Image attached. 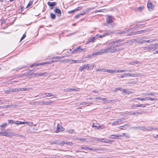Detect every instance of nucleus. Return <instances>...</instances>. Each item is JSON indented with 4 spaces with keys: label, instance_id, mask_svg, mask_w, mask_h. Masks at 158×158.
Listing matches in <instances>:
<instances>
[{
    "label": "nucleus",
    "instance_id": "f3484780",
    "mask_svg": "<svg viewBox=\"0 0 158 158\" xmlns=\"http://www.w3.org/2000/svg\"><path fill=\"white\" fill-rule=\"evenodd\" d=\"M130 30V29L127 30H124L122 31H120L119 32H117V33L118 34H123L127 33L129 32V31Z\"/></svg>",
    "mask_w": 158,
    "mask_h": 158
},
{
    "label": "nucleus",
    "instance_id": "0eeeda50",
    "mask_svg": "<svg viewBox=\"0 0 158 158\" xmlns=\"http://www.w3.org/2000/svg\"><path fill=\"white\" fill-rule=\"evenodd\" d=\"M64 128L62 126L60 125L58 123L57 125V129L56 131V133H58L60 131H64Z\"/></svg>",
    "mask_w": 158,
    "mask_h": 158
},
{
    "label": "nucleus",
    "instance_id": "412c9836",
    "mask_svg": "<svg viewBox=\"0 0 158 158\" xmlns=\"http://www.w3.org/2000/svg\"><path fill=\"white\" fill-rule=\"evenodd\" d=\"M128 114L129 115H132L133 114H135V115H138L139 114H142V113L141 112H129L128 113Z\"/></svg>",
    "mask_w": 158,
    "mask_h": 158
},
{
    "label": "nucleus",
    "instance_id": "473e14b6",
    "mask_svg": "<svg viewBox=\"0 0 158 158\" xmlns=\"http://www.w3.org/2000/svg\"><path fill=\"white\" fill-rule=\"evenodd\" d=\"M41 73H35L32 74V75L34 76V77H38L41 76Z\"/></svg>",
    "mask_w": 158,
    "mask_h": 158
},
{
    "label": "nucleus",
    "instance_id": "3c124183",
    "mask_svg": "<svg viewBox=\"0 0 158 158\" xmlns=\"http://www.w3.org/2000/svg\"><path fill=\"white\" fill-rule=\"evenodd\" d=\"M105 10V9H101V10H98L95 11V12H104V10Z\"/></svg>",
    "mask_w": 158,
    "mask_h": 158
},
{
    "label": "nucleus",
    "instance_id": "9d476101",
    "mask_svg": "<svg viewBox=\"0 0 158 158\" xmlns=\"http://www.w3.org/2000/svg\"><path fill=\"white\" fill-rule=\"evenodd\" d=\"M130 125L129 124H126L123 126H120L118 128L121 130H125L127 129L128 127H130Z\"/></svg>",
    "mask_w": 158,
    "mask_h": 158
},
{
    "label": "nucleus",
    "instance_id": "13d9d810",
    "mask_svg": "<svg viewBox=\"0 0 158 158\" xmlns=\"http://www.w3.org/2000/svg\"><path fill=\"white\" fill-rule=\"evenodd\" d=\"M154 40H145V43H149L153 42Z\"/></svg>",
    "mask_w": 158,
    "mask_h": 158
},
{
    "label": "nucleus",
    "instance_id": "8fccbe9b",
    "mask_svg": "<svg viewBox=\"0 0 158 158\" xmlns=\"http://www.w3.org/2000/svg\"><path fill=\"white\" fill-rule=\"evenodd\" d=\"M46 94L47 97L52 96L54 95L50 93H47Z\"/></svg>",
    "mask_w": 158,
    "mask_h": 158
},
{
    "label": "nucleus",
    "instance_id": "37998d69",
    "mask_svg": "<svg viewBox=\"0 0 158 158\" xmlns=\"http://www.w3.org/2000/svg\"><path fill=\"white\" fill-rule=\"evenodd\" d=\"M144 6H140L139 7H138L137 8L138 10H139V11H142L143 9H144Z\"/></svg>",
    "mask_w": 158,
    "mask_h": 158
},
{
    "label": "nucleus",
    "instance_id": "09e8293b",
    "mask_svg": "<svg viewBox=\"0 0 158 158\" xmlns=\"http://www.w3.org/2000/svg\"><path fill=\"white\" fill-rule=\"evenodd\" d=\"M127 84H136V82L135 81L128 82Z\"/></svg>",
    "mask_w": 158,
    "mask_h": 158
},
{
    "label": "nucleus",
    "instance_id": "e433bc0d",
    "mask_svg": "<svg viewBox=\"0 0 158 158\" xmlns=\"http://www.w3.org/2000/svg\"><path fill=\"white\" fill-rule=\"evenodd\" d=\"M68 91L71 92H72L73 91H78V89L75 88H71L68 89Z\"/></svg>",
    "mask_w": 158,
    "mask_h": 158
},
{
    "label": "nucleus",
    "instance_id": "c85d7f7f",
    "mask_svg": "<svg viewBox=\"0 0 158 158\" xmlns=\"http://www.w3.org/2000/svg\"><path fill=\"white\" fill-rule=\"evenodd\" d=\"M47 97L46 93H44L40 95V98H45Z\"/></svg>",
    "mask_w": 158,
    "mask_h": 158
},
{
    "label": "nucleus",
    "instance_id": "4be33fe9",
    "mask_svg": "<svg viewBox=\"0 0 158 158\" xmlns=\"http://www.w3.org/2000/svg\"><path fill=\"white\" fill-rule=\"evenodd\" d=\"M27 68V66H23L21 68H17L16 69H13L11 71V72H13V71L15 70L16 71V72H17L19 70H20L23 68Z\"/></svg>",
    "mask_w": 158,
    "mask_h": 158
},
{
    "label": "nucleus",
    "instance_id": "f8f14e48",
    "mask_svg": "<svg viewBox=\"0 0 158 158\" xmlns=\"http://www.w3.org/2000/svg\"><path fill=\"white\" fill-rule=\"evenodd\" d=\"M0 135L6 136L10 138H11L10 135V132H0Z\"/></svg>",
    "mask_w": 158,
    "mask_h": 158
},
{
    "label": "nucleus",
    "instance_id": "ddd939ff",
    "mask_svg": "<svg viewBox=\"0 0 158 158\" xmlns=\"http://www.w3.org/2000/svg\"><path fill=\"white\" fill-rule=\"evenodd\" d=\"M54 11L57 14L58 16H61V12L60 9L56 8L54 10Z\"/></svg>",
    "mask_w": 158,
    "mask_h": 158
},
{
    "label": "nucleus",
    "instance_id": "f257e3e1",
    "mask_svg": "<svg viewBox=\"0 0 158 158\" xmlns=\"http://www.w3.org/2000/svg\"><path fill=\"white\" fill-rule=\"evenodd\" d=\"M123 41V40L119 39L109 43L107 47L100 50L101 53L102 54L108 52L113 53L124 49V48H116L117 47H120L123 44L120 43Z\"/></svg>",
    "mask_w": 158,
    "mask_h": 158
},
{
    "label": "nucleus",
    "instance_id": "a18cd8bd",
    "mask_svg": "<svg viewBox=\"0 0 158 158\" xmlns=\"http://www.w3.org/2000/svg\"><path fill=\"white\" fill-rule=\"evenodd\" d=\"M12 106H13L12 104L9 105H5V106H4V108H11Z\"/></svg>",
    "mask_w": 158,
    "mask_h": 158
},
{
    "label": "nucleus",
    "instance_id": "6e6d98bb",
    "mask_svg": "<svg viewBox=\"0 0 158 158\" xmlns=\"http://www.w3.org/2000/svg\"><path fill=\"white\" fill-rule=\"evenodd\" d=\"M101 142H104V143H106V142H107V139H101Z\"/></svg>",
    "mask_w": 158,
    "mask_h": 158
},
{
    "label": "nucleus",
    "instance_id": "4c0bfd02",
    "mask_svg": "<svg viewBox=\"0 0 158 158\" xmlns=\"http://www.w3.org/2000/svg\"><path fill=\"white\" fill-rule=\"evenodd\" d=\"M10 135L11 136V137H12V136H14L16 137H18L19 136V134H16L15 133L13 132H10Z\"/></svg>",
    "mask_w": 158,
    "mask_h": 158
},
{
    "label": "nucleus",
    "instance_id": "49530a36",
    "mask_svg": "<svg viewBox=\"0 0 158 158\" xmlns=\"http://www.w3.org/2000/svg\"><path fill=\"white\" fill-rule=\"evenodd\" d=\"M27 125L31 126H33V123L32 122H27Z\"/></svg>",
    "mask_w": 158,
    "mask_h": 158
},
{
    "label": "nucleus",
    "instance_id": "ea45409f",
    "mask_svg": "<svg viewBox=\"0 0 158 158\" xmlns=\"http://www.w3.org/2000/svg\"><path fill=\"white\" fill-rule=\"evenodd\" d=\"M140 130H142L143 131H145L146 130V127L145 126L140 127Z\"/></svg>",
    "mask_w": 158,
    "mask_h": 158
},
{
    "label": "nucleus",
    "instance_id": "2f4dec72",
    "mask_svg": "<svg viewBox=\"0 0 158 158\" xmlns=\"http://www.w3.org/2000/svg\"><path fill=\"white\" fill-rule=\"evenodd\" d=\"M96 40V37H93L88 41V43H89L91 42H94Z\"/></svg>",
    "mask_w": 158,
    "mask_h": 158
},
{
    "label": "nucleus",
    "instance_id": "603ef678",
    "mask_svg": "<svg viewBox=\"0 0 158 158\" xmlns=\"http://www.w3.org/2000/svg\"><path fill=\"white\" fill-rule=\"evenodd\" d=\"M88 147H86V146H84V147H81V148L82 149H84L85 150H86L88 149Z\"/></svg>",
    "mask_w": 158,
    "mask_h": 158
},
{
    "label": "nucleus",
    "instance_id": "5fc2aeb1",
    "mask_svg": "<svg viewBox=\"0 0 158 158\" xmlns=\"http://www.w3.org/2000/svg\"><path fill=\"white\" fill-rule=\"evenodd\" d=\"M8 121L9 124H12L13 123H15V122L12 120H8Z\"/></svg>",
    "mask_w": 158,
    "mask_h": 158
},
{
    "label": "nucleus",
    "instance_id": "c756f323",
    "mask_svg": "<svg viewBox=\"0 0 158 158\" xmlns=\"http://www.w3.org/2000/svg\"><path fill=\"white\" fill-rule=\"evenodd\" d=\"M84 69H86L87 70H89V66L88 64H85L83 66Z\"/></svg>",
    "mask_w": 158,
    "mask_h": 158
},
{
    "label": "nucleus",
    "instance_id": "423d86ee",
    "mask_svg": "<svg viewBox=\"0 0 158 158\" xmlns=\"http://www.w3.org/2000/svg\"><path fill=\"white\" fill-rule=\"evenodd\" d=\"M147 6L149 11H152L153 10L154 6L149 1H148Z\"/></svg>",
    "mask_w": 158,
    "mask_h": 158
},
{
    "label": "nucleus",
    "instance_id": "cd10ccee",
    "mask_svg": "<svg viewBox=\"0 0 158 158\" xmlns=\"http://www.w3.org/2000/svg\"><path fill=\"white\" fill-rule=\"evenodd\" d=\"M106 69H100L96 70V71H99L101 72H106Z\"/></svg>",
    "mask_w": 158,
    "mask_h": 158
},
{
    "label": "nucleus",
    "instance_id": "338daca9",
    "mask_svg": "<svg viewBox=\"0 0 158 158\" xmlns=\"http://www.w3.org/2000/svg\"><path fill=\"white\" fill-rule=\"evenodd\" d=\"M32 2L30 1L29 3L27 5V7H29L31 6V5H32Z\"/></svg>",
    "mask_w": 158,
    "mask_h": 158
},
{
    "label": "nucleus",
    "instance_id": "5701e85b",
    "mask_svg": "<svg viewBox=\"0 0 158 158\" xmlns=\"http://www.w3.org/2000/svg\"><path fill=\"white\" fill-rule=\"evenodd\" d=\"M106 72L111 74H113L116 72V70H110L106 69Z\"/></svg>",
    "mask_w": 158,
    "mask_h": 158
},
{
    "label": "nucleus",
    "instance_id": "b1692460",
    "mask_svg": "<svg viewBox=\"0 0 158 158\" xmlns=\"http://www.w3.org/2000/svg\"><path fill=\"white\" fill-rule=\"evenodd\" d=\"M110 137L113 139H119V136L115 135H112L110 136Z\"/></svg>",
    "mask_w": 158,
    "mask_h": 158
},
{
    "label": "nucleus",
    "instance_id": "4d7b16f0",
    "mask_svg": "<svg viewBox=\"0 0 158 158\" xmlns=\"http://www.w3.org/2000/svg\"><path fill=\"white\" fill-rule=\"evenodd\" d=\"M137 107H138V105H133V106H131V108L132 109H133Z\"/></svg>",
    "mask_w": 158,
    "mask_h": 158
},
{
    "label": "nucleus",
    "instance_id": "2eb2a0df",
    "mask_svg": "<svg viewBox=\"0 0 158 158\" xmlns=\"http://www.w3.org/2000/svg\"><path fill=\"white\" fill-rule=\"evenodd\" d=\"M93 127H95L97 129H102L105 128L104 126L102 125V126H99L98 125V124H95L94 123L92 126Z\"/></svg>",
    "mask_w": 158,
    "mask_h": 158
},
{
    "label": "nucleus",
    "instance_id": "aec40b11",
    "mask_svg": "<svg viewBox=\"0 0 158 158\" xmlns=\"http://www.w3.org/2000/svg\"><path fill=\"white\" fill-rule=\"evenodd\" d=\"M151 46H152L151 45ZM155 47L152 46H151V47H145V48L146 49L148 50L149 51H154L155 49Z\"/></svg>",
    "mask_w": 158,
    "mask_h": 158
},
{
    "label": "nucleus",
    "instance_id": "c9c22d12",
    "mask_svg": "<svg viewBox=\"0 0 158 158\" xmlns=\"http://www.w3.org/2000/svg\"><path fill=\"white\" fill-rule=\"evenodd\" d=\"M50 17L52 19H54L56 18V15L55 14L51 13L50 14Z\"/></svg>",
    "mask_w": 158,
    "mask_h": 158
},
{
    "label": "nucleus",
    "instance_id": "6ab92c4d",
    "mask_svg": "<svg viewBox=\"0 0 158 158\" xmlns=\"http://www.w3.org/2000/svg\"><path fill=\"white\" fill-rule=\"evenodd\" d=\"M106 22L109 23H111L113 20L111 16H108L106 19Z\"/></svg>",
    "mask_w": 158,
    "mask_h": 158
},
{
    "label": "nucleus",
    "instance_id": "39448f33",
    "mask_svg": "<svg viewBox=\"0 0 158 158\" xmlns=\"http://www.w3.org/2000/svg\"><path fill=\"white\" fill-rule=\"evenodd\" d=\"M112 32L110 31H106L105 33H104L102 35H96L95 36H99V37L100 38H102V37H104L106 35H109L111 34H112Z\"/></svg>",
    "mask_w": 158,
    "mask_h": 158
},
{
    "label": "nucleus",
    "instance_id": "a211bd4d",
    "mask_svg": "<svg viewBox=\"0 0 158 158\" xmlns=\"http://www.w3.org/2000/svg\"><path fill=\"white\" fill-rule=\"evenodd\" d=\"M81 61H82L81 60H67V62H68L69 61H71V63H70L71 64V63H77L81 62Z\"/></svg>",
    "mask_w": 158,
    "mask_h": 158
},
{
    "label": "nucleus",
    "instance_id": "69168bd1",
    "mask_svg": "<svg viewBox=\"0 0 158 158\" xmlns=\"http://www.w3.org/2000/svg\"><path fill=\"white\" fill-rule=\"evenodd\" d=\"M20 89L21 91H25V90H28V88H21Z\"/></svg>",
    "mask_w": 158,
    "mask_h": 158
},
{
    "label": "nucleus",
    "instance_id": "58836bf2",
    "mask_svg": "<svg viewBox=\"0 0 158 158\" xmlns=\"http://www.w3.org/2000/svg\"><path fill=\"white\" fill-rule=\"evenodd\" d=\"M63 143V144L62 145H63L64 144H69V145H70V143H72L70 142H68V141H66V142H64V141H60V143Z\"/></svg>",
    "mask_w": 158,
    "mask_h": 158
},
{
    "label": "nucleus",
    "instance_id": "f704fd0d",
    "mask_svg": "<svg viewBox=\"0 0 158 158\" xmlns=\"http://www.w3.org/2000/svg\"><path fill=\"white\" fill-rule=\"evenodd\" d=\"M135 64H140V62L138 61H135V62H131L129 63V64L130 65H133Z\"/></svg>",
    "mask_w": 158,
    "mask_h": 158
},
{
    "label": "nucleus",
    "instance_id": "72a5a7b5",
    "mask_svg": "<svg viewBox=\"0 0 158 158\" xmlns=\"http://www.w3.org/2000/svg\"><path fill=\"white\" fill-rule=\"evenodd\" d=\"M16 89H10L9 90V91H5V92L8 94H9V93L8 92H16Z\"/></svg>",
    "mask_w": 158,
    "mask_h": 158
},
{
    "label": "nucleus",
    "instance_id": "6e6552de",
    "mask_svg": "<svg viewBox=\"0 0 158 158\" xmlns=\"http://www.w3.org/2000/svg\"><path fill=\"white\" fill-rule=\"evenodd\" d=\"M83 50V49H82L80 47H78L75 49H74L71 52V53L72 54H74L76 53L80 52H82Z\"/></svg>",
    "mask_w": 158,
    "mask_h": 158
},
{
    "label": "nucleus",
    "instance_id": "c03bdc74",
    "mask_svg": "<svg viewBox=\"0 0 158 158\" xmlns=\"http://www.w3.org/2000/svg\"><path fill=\"white\" fill-rule=\"evenodd\" d=\"M138 43L139 44H141L143 43H145V40H143L140 41H137Z\"/></svg>",
    "mask_w": 158,
    "mask_h": 158
},
{
    "label": "nucleus",
    "instance_id": "393cba45",
    "mask_svg": "<svg viewBox=\"0 0 158 158\" xmlns=\"http://www.w3.org/2000/svg\"><path fill=\"white\" fill-rule=\"evenodd\" d=\"M121 91L123 93H125L127 94H128L131 93V92L130 91H128L127 89H123L122 88Z\"/></svg>",
    "mask_w": 158,
    "mask_h": 158
},
{
    "label": "nucleus",
    "instance_id": "de8ad7c7",
    "mask_svg": "<svg viewBox=\"0 0 158 158\" xmlns=\"http://www.w3.org/2000/svg\"><path fill=\"white\" fill-rule=\"evenodd\" d=\"M7 125V124L6 123H3L2 125L0 126V127H1L3 128L5 127Z\"/></svg>",
    "mask_w": 158,
    "mask_h": 158
},
{
    "label": "nucleus",
    "instance_id": "7ed1b4c3",
    "mask_svg": "<svg viewBox=\"0 0 158 158\" xmlns=\"http://www.w3.org/2000/svg\"><path fill=\"white\" fill-rule=\"evenodd\" d=\"M148 31V30L147 29H145L144 30H142L139 31H137L134 32H132L131 33H129L127 35H133L134 34H141L142 33H145L146 32Z\"/></svg>",
    "mask_w": 158,
    "mask_h": 158
},
{
    "label": "nucleus",
    "instance_id": "f03ea898",
    "mask_svg": "<svg viewBox=\"0 0 158 158\" xmlns=\"http://www.w3.org/2000/svg\"><path fill=\"white\" fill-rule=\"evenodd\" d=\"M125 119L122 118H121L117 119L114 121L111 124L112 126H117L119 125L124 122Z\"/></svg>",
    "mask_w": 158,
    "mask_h": 158
},
{
    "label": "nucleus",
    "instance_id": "9b49d317",
    "mask_svg": "<svg viewBox=\"0 0 158 158\" xmlns=\"http://www.w3.org/2000/svg\"><path fill=\"white\" fill-rule=\"evenodd\" d=\"M102 55L101 53V51L100 50V52H97L95 53H93L91 55H88L87 57V58H92L93 57L95 56L98 55Z\"/></svg>",
    "mask_w": 158,
    "mask_h": 158
},
{
    "label": "nucleus",
    "instance_id": "0e129e2a",
    "mask_svg": "<svg viewBox=\"0 0 158 158\" xmlns=\"http://www.w3.org/2000/svg\"><path fill=\"white\" fill-rule=\"evenodd\" d=\"M34 105H40V102H36L33 103Z\"/></svg>",
    "mask_w": 158,
    "mask_h": 158
},
{
    "label": "nucleus",
    "instance_id": "680f3d73",
    "mask_svg": "<svg viewBox=\"0 0 158 158\" xmlns=\"http://www.w3.org/2000/svg\"><path fill=\"white\" fill-rule=\"evenodd\" d=\"M26 37V35L25 34H24L23 35V36L20 39V41L22 40L25 37Z\"/></svg>",
    "mask_w": 158,
    "mask_h": 158
},
{
    "label": "nucleus",
    "instance_id": "a878e982",
    "mask_svg": "<svg viewBox=\"0 0 158 158\" xmlns=\"http://www.w3.org/2000/svg\"><path fill=\"white\" fill-rule=\"evenodd\" d=\"M146 131H152V130H155V129H153V128L151 126H148L147 127H146Z\"/></svg>",
    "mask_w": 158,
    "mask_h": 158
},
{
    "label": "nucleus",
    "instance_id": "052dcab7",
    "mask_svg": "<svg viewBox=\"0 0 158 158\" xmlns=\"http://www.w3.org/2000/svg\"><path fill=\"white\" fill-rule=\"evenodd\" d=\"M85 69L83 66H81L80 68H79V70L81 72L83 70Z\"/></svg>",
    "mask_w": 158,
    "mask_h": 158
},
{
    "label": "nucleus",
    "instance_id": "bf43d9fd",
    "mask_svg": "<svg viewBox=\"0 0 158 158\" xmlns=\"http://www.w3.org/2000/svg\"><path fill=\"white\" fill-rule=\"evenodd\" d=\"M82 8V6H79V7H77L76 9H75V10H76V11L80 10Z\"/></svg>",
    "mask_w": 158,
    "mask_h": 158
},
{
    "label": "nucleus",
    "instance_id": "4468645a",
    "mask_svg": "<svg viewBox=\"0 0 158 158\" xmlns=\"http://www.w3.org/2000/svg\"><path fill=\"white\" fill-rule=\"evenodd\" d=\"M51 63V62L50 61H48V62H42V63H38L36 64H33L31 65V67H32L34 66H38L40 65H43L44 64H49Z\"/></svg>",
    "mask_w": 158,
    "mask_h": 158
},
{
    "label": "nucleus",
    "instance_id": "e2e57ef3",
    "mask_svg": "<svg viewBox=\"0 0 158 158\" xmlns=\"http://www.w3.org/2000/svg\"><path fill=\"white\" fill-rule=\"evenodd\" d=\"M47 73V72H45L43 73H41V74H40L41 76H46Z\"/></svg>",
    "mask_w": 158,
    "mask_h": 158
},
{
    "label": "nucleus",
    "instance_id": "774afa93",
    "mask_svg": "<svg viewBox=\"0 0 158 158\" xmlns=\"http://www.w3.org/2000/svg\"><path fill=\"white\" fill-rule=\"evenodd\" d=\"M145 107V105H144V104L138 105V107Z\"/></svg>",
    "mask_w": 158,
    "mask_h": 158
},
{
    "label": "nucleus",
    "instance_id": "bb28decb",
    "mask_svg": "<svg viewBox=\"0 0 158 158\" xmlns=\"http://www.w3.org/2000/svg\"><path fill=\"white\" fill-rule=\"evenodd\" d=\"M65 56H57V57H53L52 58V59H57V60H58V61L59 59H61L62 58H64Z\"/></svg>",
    "mask_w": 158,
    "mask_h": 158
},
{
    "label": "nucleus",
    "instance_id": "7c9ffc66",
    "mask_svg": "<svg viewBox=\"0 0 158 158\" xmlns=\"http://www.w3.org/2000/svg\"><path fill=\"white\" fill-rule=\"evenodd\" d=\"M90 150L93 151H101L100 149H97V148H92L88 147V149Z\"/></svg>",
    "mask_w": 158,
    "mask_h": 158
},
{
    "label": "nucleus",
    "instance_id": "79ce46f5",
    "mask_svg": "<svg viewBox=\"0 0 158 158\" xmlns=\"http://www.w3.org/2000/svg\"><path fill=\"white\" fill-rule=\"evenodd\" d=\"M126 71L125 69H118L116 70V72L117 73H123L125 72Z\"/></svg>",
    "mask_w": 158,
    "mask_h": 158
},
{
    "label": "nucleus",
    "instance_id": "1a4fd4ad",
    "mask_svg": "<svg viewBox=\"0 0 158 158\" xmlns=\"http://www.w3.org/2000/svg\"><path fill=\"white\" fill-rule=\"evenodd\" d=\"M49 143L51 144H56L57 145H62L63 143H60V141L59 140H53L49 142Z\"/></svg>",
    "mask_w": 158,
    "mask_h": 158
},
{
    "label": "nucleus",
    "instance_id": "dca6fc26",
    "mask_svg": "<svg viewBox=\"0 0 158 158\" xmlns=\"http://www.w3.org/2000/svg\"><path fill=\"white\" fill-rule=\"evenodd\" d=\"M56 2H48V4L49 6H50L51 9H52L53 8V7L56 6Z\"/></svg>",
    "mask_w": 158,
    "mask_h": 158
},
{
    "label": "nucleus",
    "instance_id": "20e7f679",
    "mask_svg": "<svg viewBox=\"0 0 158 158\" xmlns=\"http://www.w3.org/2000/svg\"><path fill=\"white\" fill-rule=\"evenodd\" d=\"M95 100L96 101H97L98 100H102L104 101V102H103L104 103H110L111 102L112 100H107L106 98H102L101 97H98L96 98H95Z\"/></svg>",
    "mask_w": 158,
    "mask_h": 158
},
{
    "label": "nucleus",
    "instance_id": "864d4df0",
    "mask_svg": "<svg viewBox=\"0 0 158 158\" xmlns=\"http://www.w3.org/2000/svg\"><path fill=\"white\" fill-rule=\"evenodd\" d=\"M122 88L121 87H118L115 89L114 90L115 91H116L118 90H120L121 91V89Z\"/></svg>",
    "mask_w": 158,
    "mask_h": 158
},
{
    "label": "nucleus",
    "instance_id": "a19ab883",
    "mask_svg": "<svg viewBox=\"0 0 158 158\" xmlns=\"http://www.w3.org/2000/svg\"><path fill=\"white\" fill-rule=\"evenodd\" d=\"M145 96H154L155 95V93H146L143 94Z\"/></svg>",
    "mask_w": 158,
    "mask_h": 158
}]
</instances>
